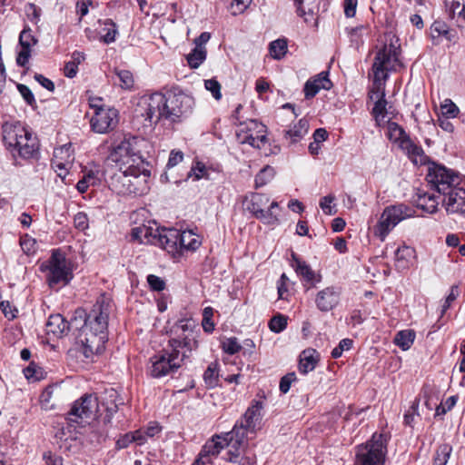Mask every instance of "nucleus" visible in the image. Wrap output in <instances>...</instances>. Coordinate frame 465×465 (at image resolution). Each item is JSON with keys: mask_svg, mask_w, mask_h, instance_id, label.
<instances>
[{"mask_svg": "<svg viewBox=\"0 0 465 465\" xmlns=\"http://www.w3.org/2000/svg\"><path fill=\"white\" fill-rule=\"evenodd\" d=\"M3 137L6 145L17 151L18 155L27 160L29 158V132L19 123L5 124Z\"/></svg>", "mask_w": 465, "mask_h": 465, "instance_id": "4468645a", "label": "nucleus"}, {"mask_svg": "<svg viewBox=\"0 0 465 465\" xmlns=\"http://www.w3.org/2000/svg\"><path fill=\"white\" fill-rule=\"evenodd\" d=\"M206 48L194 47L190 54L186 55V60L191 68H198L206 59Z\"/></svg>", "mask_w": 465, "mask_h": 465, "instance_id": "58836bf2", "label": "nucleus"}, {"mask_svg": "<svg viewBox=\"0 0 465 465\" xmlns=\"http://www.w3.org/2000/svg\"><path fill=\"white\" fill-rule=\"evenodd\" d=\"M29 59V31L24 28L19 35L16 64L25 66Z\"/></svg>", "mask_w": 465, "mask_h": 465, "instance_id": "7c9ffc66", "label": "nucleus"}, {"mask_svg": "<svg viewBox=\"0 0 465 465\" xmlns=\"http://www.w3.org/2000/svg\"><path fill=\"white\" fill-rule=\"evenodd\" d=\"M169 231V229L166 228H153L148 226H138L134 227L132 230V236L134 239L140 240L141 242H143L144 240L146 242L158 245L165 250V245L161 243L162 239L160 235L162 236L163 234V232Z\"/></svg>", "mask_w": 465, "mask_h": 465, "instance_id": "412c9836", "label": "nucleus"}, {"mask_svg": "<svg viewBox=\"0 0 465 465\" xmlns=\"http://www.w3.org/2000/svg\"><path fill=\"white\" fill-rule=\"evenodd\" d=\"M275 171L272 167L267 165L262 168L255 177L256 187H261L269 183L274 176Z\"/></svg>", "mask_w": 465, "mask_h": 465, "instance_id": "79ce46f5", "label": "nucleus"}, {"mask_svg": "<svg viewBox=\"0 0 465 465\" xmlns=\"http://www.w3.org/2000/svg\"><path fill=\"white\" fill-rule=\"evenodd\" d=\"M108 315L109 304L101 298L88 314L82 309L76 310L69 322L61 314L51 315L46 323V333L59 338L71 329L79 330L80 352L85 359H91L104 349Z\"/></svg>", "mask_w": 465, "mask_h": 465, "instance_id": "f257e3e1", "label": "nucleus"}, {"mask_svg": "<svg viewBox=\"0 0 465 465\" xmlns=\"http://www.w3.org/2000/svg\"><path fill=\"white\" fill-rule=\"evenodd\" d=\"M387 137L390 141L395 143H399L400 147L402 146L403 141L409 140L410 137L407 135L404 129L398 124L391 121H387Z\"/></svg>", "mask_w": 465, "mask_h": 465, "instance_id": "72a5a7b5", "label": "nucleus"}, {"mask_svg": "<svg viewBox=\"0 0 465 465\" xmlns=\"http://www.w3.org/2000/svg\"><path fill=\"white\" fill-rule=\"evenodd\" d=\"M203 380L207 386L214 387L218 383V363L212 362L203 373Z\"/></svg>", "mask_w": 465, "mask_h": 465, "instance_id": "a19ab883", "label": "nucleus"}, {"mask_svg": "<svg viewBox=\"0 0 465 465\" xmlns=\"http://www.w3.org/2000/svg\"><path fill=\"white\" fill-rule=\"evenodd\" d=\"M430 35L434 45L446 43L450 45L456 41V32L450 29L443 21H435L430 28Z\"/></svg>", "mask_w": 465, "mask_h": 465, "instance_id": "4be33fe9", "label": "nucleus"}, {"mask_svg": "<svg viewBox=\"0 0 465 465\" xmlns=\"http://www.w3.org/2000/svg\"><path fill=\"white\" fill-rule=\"evenodd\" d=\"M222 348L226 353L232 355L238 352L242 346L238 342L237 338L231 337L222 342Z\"/></svg>", "mask_w": 465, "mask_h": 465, "instance_id": "8fccbe9b", "label": "nucleus"}, {"mask_svg": "<svg viewBox=\"0 0 465 465\" xmlns=\"http://www.w3.org/2000/svg\"><path fill=\"white\" fill-rule=\"evenodd\" d=\"M160 237L163 239L161 243L165 245V250L173 256L183 255L188 251L194 252L202 244L200 236L192 230L181 232L177 229H169Z\"/></svg>", "mask_w": 465, "mask_h": 465, "instance_id": "423d86ee", "label": "nucleus"}, {"mask_svg": "<svg viewBox=\"0 0 465 465\" xmlns=\"http://www.w3.org/2000/svg\"><path fill=\"white\" fill-rule=\"evenodd\" d=\"M459 296V289L457 286H452L449 295L446 297L445 302L442 305L441 309V316L446 312V311L450 307L451 303L457 299Z\"/></svg>", "mask_w": 465, "mask_h": 465, "instance_id": "680f3d73", "label": "nucleus"}, {"mask_svg": "<svg viewBox=\"0 0 465 465\" xmlns=\"http://www.w3.org/2000/svg\"><path fill=\"white\" fill-rule=\"evenodd\" d=\"M352 343L353 341L351 339H342L338 346L331 351V356L334 359L340 358L344 351H349L352 347Z\"/></svg>", "mask_w": 465, "mask_h": 465, "instance_id": "603ef678", "label": "nucleus"}, {"mask_svg": "<svg viewBox=\"0 0 465 465\" xmlns=\"http://www.w3.org/2000/svg\"><path fill=\"white\" fill-rule=\"evenodd\" d=\"M184 358L172 350L162 351L151 358L150 374L153 378H160L176 371Z\"/></svg>", "mask_w": 465, "mask_h": 465, "instance_id": "2eb2a0df", "label": "nucleus"}, {"mask_svg": "<svg viewBox=\"0 0 465 465\" xmlns=\"http://www.w3.org/2000/svg\"><path fill=\"white\" fill-rule=\"evenodd\" d=\"M213 315V309L212 307H206L203 312V322L202 325L206 332H212L214 330V323L212 321Z\"/></svg>", "mask_w": 465, "mask_h": 465, "instance_id": "de8ad7c7", "label": "nucleus"}, {"mask_svg": "<svg viewBox=\"0 0 465 465\" xmlns=\"http://www.w3.org/2000/svg\"><path fill=\"white\" fill-rule=\"evenodd\" d=\"M262 405L260 401H255L251 407L247 409L241 420H243L244 426L250 430L251 432L255 430V427L261 418V410Z\"/></svg>", "mask_w": 465, "mask_h": 465, "instance_id": "cd10ccee", "label": "nucleus"}, {"mask_svg": "<svg viewBox=\"0 0 465 465\" xmlns=\"http://www.w3.org/2000/svg\"><path fill=\"white\" fill-rule=\"evenodd\" d=\"M358 0H344V14L347 17H353L356 14Z\"/></svg>", "mask_w": 465, "mask_h": 465, "instance_id": "69168bd1", "label": "nucleus"}, {"mask_svg": "<svg viewBox=\"0 0 465 465\" xmlns=\"http://www.w3.org/2000/svg\"><path fill=\"white\" fill-rule=\"evenodd\" d=\"M459 107L450 99H446L441 104L442 116L455 118L459 114Z\"/></svg>", "mask_w": 465, "mask_h": 465, "instance_id": "49530a36", "label": "nucleus"}, {"mask_svg": "<svg viewBox=\"0 0 465 465\" xmlns=\"http://www.w3.org/2000/svg\"><path fill=\"white\" fill-rule=\"evenodd\" d=\"M415 164H423L425 156L421 147L416 145L411 139L403 141L401 147Z\"/></svg>", "mask_w": 465, "mask_h": 465, "instance_id": "473e14b6", "label": "nucleus"}, {"mask_svg": "<svg viewBox=\"0 0 465 465\" xmlns=\"http://www.w3.org/2000/svg\"><path fill=\"white\" fill-rule=\"evenodd\" d=\"M99 411L98 398L93 394H85L75 401L68 412V420L71 423H89L95 419Z\"/></svg>", "mask_w": 465, "mask_h": 465, "instance_id": "f8f14e48", "label": "nucleus"}, {"mask_svg": "<svg viewBox=\"0 0 465 465\" xmlns=\"http://www.w3.org/2000/svg\"><path fill=\"white\" fill-rule=\"evenodd\" d=\"M204 86L206 90L212 93L214 99L220 100L222 98L221 84L217 80L213 78L205 80Z\"/></svg>", "mask_w": 465, "mask_h": 465, "instance_id": "3c124183", "label": "nucleus"}, {"mask_svg": "<svg viewBox=\"0 0 465 465\" xmlns=\"http://www.w3.org/2000/svg\"><path fill=\"white\" fill-rule=\"evenodd\" d=\"M451 447L448 444L440 446L434 457L433 465H446L451 453Z\"/></svg>", "mask_w": 465, "mask_h": 465, "instance_id": "37998d69", "label": "nucleus"}, {"mask_svg": "<svg viewBox=\"0 0 465 465\" xmlns=\"http://www.w3.org/2000/svg\"><path fill=\"white\" fill-rule=\"evenodd\" d=\"M145 143L141 137L124 135L113 146L109 160L117 165L120 173L112 177V185L118 193L142 195L148 192L151 170L141 154Z\"/></svg>", "mask_w": 465, "mask_h": 465, "instance_id": "f03ea898", "label": "nucleus"}, {"mask_svg": "<svg viewBox=\"0 0 465 465\" xmlns=\"http://www.w3.org/2000/svg\"><path fill=\"white\" fill-rule=\"evenodd\" d=\"M101 401L102 406L104 407L106 411L104 421V423H108L111 421L113 415L117 412L118 406L124 404V401L113 388L105 390L104 395L101 397Z\"/></svg>", "mask_w": 465, "mask_h": 465, "instance_id": "393cba45", "label": "nucleus"}, {"mask_svg": "<svg viewBox=\"0 0 465 465\" xmlns=\"http://www.w3.org/2000/svg\"><path fill=\"white\" fill-rule=\"evenodd\" d=\"M287 326V318L282 314L272 317L269 322V328L272 331L279 333Z\"/></svg>", "mask_w": 465, "mask_h": 465, "instance_id": "a18cd8bd", "label": "nucleus"}, {"mask_svg": "<svg viewBox=\"0 0 465 465\" xmlns=\"http://www.w3.org/2000/svg\"><path fill=\"white\" fill-rule=\"evenodd\" d=\"M427 181L443 198L460 183L458 173L443 165L433 163L429 167Z\"/></svg>", "mask_w": 465, "mask_h": 465, "instance_id": "1a4fd4ad", "label": "nucleus"}, {"mask_svg": "<svg viewBox=\"0 0 465 465\" xmlns=\"http://www.w3.org/2000/svg\"><path fill=\"white\" fill-rule=\"evenodd\" d=\"M442 204L448 213L465 216V189L459 185L442 198Z\"/></svg>", "mask_w": 465, "mask_h": 465, "instance_id": "aec40b11", "label": "nucleus"}, {"mask_svg": "<svg viewBox=\"0 0 465 465\" xmlns=\"http://www.w3.org/2000/svg\"><path fill=\"white\" fill-rule=\"evenodd\" d=\"M34 78L41 86L45 88L47 91L51 93L54 91V84L50 79L46 78L45 76L40 74H35Z\"/></svg>", "mask_w": 465, "mask_h": 465, "instance_id": "0e129e2a", "label": "nucleus"}, {"mask_svg": "<svg viewBox=\"0 0 465 465\" xmlns=\"http://www.w3.org/2000/svg\"><path fill=\"white\" fill-rule=\"evenodd\" d=\"M416 203L423 211L433 213L438 210L439 196L430 193H419Z\"/></svg>", "mask_w": 465, "mask_h": 465, "instance_id": "2f4dec72", "label": "nucleus"}, {"mask_svg": "<svg viewBox=\"0 0 465 465\" xmlns=\"http://www.w3.org/2000/svg\"><path fill=\"white\" fill-rule=\"evenodd\" d=\"M102 24L104 27L100 33L101 40L105 44L114 43L118 34L116 24L111 19H106Z\"/></svg>", "mask_w": 465, "mask_h": 465, "instance_id": "e433bc0d", "label": "nucleus"}, {"mask_svg": "<svg viewBox=\"0 0 465 465\" xmlns=\"http://www.w3.org/2000/svg\"><path fill=\"white\" fill-rule=\"evenodd\" d=\"M118 122V111L113 107H107L94 113L90 120V125L92 131L104 134L113 131L117 126Z\"/></svg>", "mask_w": 465, "mask_h": 465, "instance_id": "dca6fc26", "label": "nucleus"}, {"mask_svg": "<svg viewBox=\"0 0 465 465\" xmlns=\"http://www.w3.org/2000/svg\"><path fill=\"white\" fill-rule=\"evenodd\" d=\"M309 123L305 119H301L293 126L285 131L284 137L291 143H294L302 140L308 133Z\"/></svg>", "mask_w": 465, "mask_h": 465, "instance_id": "c85d7f7f", "label": "nucleus"}, {"mask_svg": "<svg viewBox=\"0 0 465 465\" xmlns=\"http://www.w3.org/2000/svg\"><path fill=\"white\" fill-rule=\"evenodd\" d=\"M246 209L257 219L265 224H276L279 222L278 216L274 214L273 209L278 207L277 202L270 203V197L263 193H254L244 201Z\"/></svg>", "mask_w": 465, "mask_h": 465, "instance_id": "9d476101", "label": "nucleus"}, {"mask_svg": "<svg viewBox=\"0 0 465 465\" xmlns=\"http://www.w3.org/2000/svg\"><path fill=\"white\" fill-rule=\"evenodd\" d=\"M140 105L143 110L142 116L151 125L162 120L175 123L192 114L194 99L183 92L169 91L166 94L154 93L144 98Z\"/></svg>", "mask_w": 465, "mask_h": 465, "instance_id": "20e7f679", "label": "nucleus"}, {"mask_svg": "<svg viewBox=\"0 0 465 465\" xmlns=\"http://www.w3.org/2000/svg\"><path fill=\"white\" fill-rule=\"evenodd\" d=\"M100 178L98 177V171L89 170L84 173L82 179L76 183V189L79 193H84L87 191L89 186L98 184Z\"/></svg>", "mask_w": 465, "mask_h": 465, "instance_id": "c9c22d12", "label": "nucleus"}, {"mask_svg": "<svg viewBox=\"0 0 465 465\" xmlns=\"http://www.w3.org/2000/svg\"><path fill=\"white\" fill-rule=\"evenodd\" d=\"M396 44L397 41L394 43L392 39L389 44H384L377 52L372 64L373 81L369 91V99L374 102L371 115L379 127L383 126L388 121L386 120L388 102L385 98V83L389 77L388 73L395 71L400 64V51Z\"/></svg>", "mask_w": 465, "mask_h": 465, "instance_id": "7ed1b4c3", "label": "nucleus"}, {"mask_svg": "<svg viewBox=\"0 0 465 465\" xmlns=\"http://www.w3.org/2000/svg\"><path fill=\"white\" fill-rule=\"evenodd\" d=\"M446 10L450 18L465 23V4L460 0H445Z\"/></svg>", "mask_w": 465, "mask_h": 465, "instance_id": "f704fd0d", "label": "nucleus"}, {"mask_svg": "<svg viewBox=\"0 0 465 465\" xmlns=\"http://www.w3.org/2000/svg\"><path fill=\"white\" fill-rule=\"evenodd\" d=\"M292 266L297 274L310 284L308 288L315 287L317 283L322 282V275L316 273L309 264L297 258L295 254H292Z\"/></svg>", "mask_w": 465, "mask_h": 465, "instance_id": "b1692460", "label": "nucleus"}, {"mask_svg": "<svg viewBox=\"0 0 465 465\" xmlns=\"http://www.w3.org/2000/svg\"><path fill=\"white\" fill-rule=\"evenodd\" d=\"M74 227L80 231L84 232L87 230L89 228V220L87 214L83 212L77 213L74 217Z\"/></svg>", "mask_w": 465, "mask_h": 465, "instance_id": "864d4df0", "label": "nucleus"}, {"mask_svg": "<svg viewBox=\"0 0 465 465\" xmlns=\"http://www.w3.org/2000/svg\"><path fill=\"white\" fill-rule=\"evenodd\" d=\"M225 447L227 445L223 436L215 435L203 445L197 460H202L206 464L212 463V457L218 456Z\"/></svg>", "mask_w": 465, "mask_h": 465, "instance_id": "5701e85b", "label": "nucleus"}, {"mask_svg": "<svg viewBox=\"0 0 465 465\" xmlns=\"http://www.w3.org/2000/svg\"><path fill=\"white\" fill-rule=\"evenodd\" d=\"M248 432H251L250 430L244 426L243 420H240L236 422L232 431L226 432L223 435L227 447L235 448V452L231 451V458L228 459V461H238V458L241 454Z\"/></svg>", "mask_w": 465, "mask_h": 465, "instance_id": "a211bd4d", "label": "nucleus"}, {"mask_svg": "<svg viewBox=\"0 0 465 465\" xmlns=\"http://www.w3.org/2000/svg\"><path fill=\"white\" fill-rule=\"evenodd\" d=\"M134 436L132 432L125 433L124 435L121 436L117 441H116V447L117 449H125L127 448L131 443L134 442Z\"/></svg>", "mask_w": 465, "mask_h": 465, "instance_id": "774afa93", "label": "nucleus"}, {"mask_svg": "<svg viewBox=\"0 0 465 465\" xmlns=\"http://www.w3.org/2000/svg\"><path fill=\"white\" fill-rule=\"evenodd\" d=\"M47 281L51 288H60L66 285L72 279V270L69 262L64 254L54 251L49 261Z\"/></svg>", "mask_w": 465, "mask_h": 465, "instance_id": "ddd939ff", "label": "nucleus"}, {"mask_svg": "<svg viewBox=\"0 0 465 465\" xmlns=\"http://www.w3.org/2000/svg\"><path fill=\"white\" fill-rule=\"evenodd\" d=\"M414 215L415 210L409 205L399 203L387 206L374 227V235L383 242L396 225Z\"/></svg>", "mask_w": 465, "mask_h": 465, "instance_id": "0eeeda50", "label": "nucleus"}, {"mask_svg": "<svg viewBox=\"0 0 465 465\" xmlns=\"http://www.w3.org/2000/svg\"><path fill=\"white\" fill-rule=\"evenodd\" d=\"M341 294V289L337 286H327L318 291L314 296L316 308L322 312L332 311L339 305Z\"/></svg>", "mask_w": 465, "mask_h": 465, "instance_id": "6ab92c4d", "label": "nucleus"}, {"mask_svg": "<svg viewBox=\"0 0 465 465\" xmlns=\"http://www.w3.org/2000/svg\"><path fill=\"white\" fill-rule=\"evenodd\" d=\"M293 2L297 7L298 15L303 17L305 22L313 19L320 0H293Z\"/></svg>", "mask_w": 465, "mask_h": 465, "instance_id": "a878e982", "label": "nucleus"}, {"mask_svg": "<svg viewBox=\"0 0 465 465\" xmlns=\"http://www.w3.org/2000/svg\"><path fill=\"white\" fill-rule=\"evenodd\" d=\"M415 331L412 330H403L399 331L394 337V343L403 351H407L413 344Z\"/></svg>", "mask_w": 465, "mask_h": 465, "instance_id": "4c0bfd02", "label": "nucleus"}, {"mask_svg": "<svg viewBox=\"0 0 465 465\" xmlns=\"http://www.w3.org/2000/svg\"><path fill=\"white\" fill-rule=\"evenodd\" d=\"M192 319L179 320L171 329L172 337L169 345L173 351L179 352L183 358L188 357L198 347V331Z\"/></svg>", "mask_w": 465, "mask_h": 465, "instance_id": "39448f33", "label": "nucleus"}, {"mask_svg": "<svg viewBox=\"0 0 465 465\" xmlns=\"http://www.w3.org/2000/svg\"><path fill=\"white\" fill-rule=\"evenodd\" d=\"M115 74L119 79L120 85L124 89H131L134 85L133 74L128 70H115Z\"/></svg>", "mask_w": 465, "mask_h": 465, "instance_id": "c03bdc74", "label": "nucleus"}, {"mask_svg": "<svg viewBox=\"0 0 465 465\" xmlns=\"http://www.w3.org/2000/svg\"><path fill=\"white\" fill-rule=\"evenodd\" d=\"M418 409H419V401L416 399L412 402L410 410L404 414V423L406 425L412 426V422L414 420V416L419 415Z\"/></svg>", "mask_w": 465, "mask_h": 465, "instance_id": "052dcab7", "label": "nucleus"}, {"mask_svg": "<svg viewBox=\"0 0 465 465\" xmlns=\"http://www.w3.org/2000/svg\"><path fill=\"white\" fill-rule=\"evenodd\" d=\"M270 54L274 59L282 58L287 50V42L284 39H277L270 44Z\"/></svg>", "mask_w": 465, "mask_h": 465, "instance_id": "ea45409f", "label": "nucleus"}, {"mask_svg": "<svg viewBox=\"0 0 465 465\" xmlns=\"http://www.w3.org/2000/svg\"><path fill=\"white\" fill-rule=\"evenodd\" d=\"M74 161L72 144L65 143L54 149L51 165L57 175L64 180L73 166Z\"/></svg>", "mask_w": 465, "mask_h": 465, "instance_id": "f3484780", "label": "nucleus"}, {"mask_svg": "<svg viewBox=\"0 0 465 465\" xmlns=\"http://www.w3.org/2000/svg\"><path fill=\"white\" fill-rule=\"evenodd\" d=\"M334 199L335 197L332 195H326L321 199L320 206L324 213L331 215L336 213L334 207L331 206V203L334 201Z\"/></svg>", "mask_w": 465, "mask_h": 465, "instance_id": "13d9d810", "label": "nucleus"}, {"mask_svg": "<svg viewBox=\"0 0 465 465\" xmlns=\"http://www.w3.org/2000/svg\"><path fill=\"white\" fill-rule=\"evenodd\" d=\"M296 381V375L294 372H289L284 375L280 381V391L282 393H287L290 391L291 385Z\"/></svg>", "mask_w": 465, "mask_h": 465, "instance_id": "6e6d98bb", "label": "nucleus"}, {"mask_svg": "<svg viewBox=\"0 0 465 465\" xmlns=\"http://www.w3.org/2000/svg\"><path fill=\"white\" fill-rule=\"evenodd\" d=\"M318 356L315 350H304L300 355L299 371L303 374L313 371L318 361Z\"/></svg>", "mask_w": 465, "mask_h": 465, "instance_id": "c756f323", "label": "nucleus"}, {"mask_svg": "<svg viewBox=\"0 0 465 465\" xmlns=\"http://www.w3.org/2000/svg\"><path fill=\"white\" fill-rule=\"evenodd\" d=\"M183 159V153L181 151L173 150L170 153L169 160L167 163L168 168H173L181 163Z\"/></svg>", "mask_w": 465, "mask_h": 465, "instance_id": "338daca9", "label": "nucleus"}, {"mask_svg": "<svg viewBox=\"0 0 465 465\" xmlns=\"http://www.w3.org/2000/svg\"><path fill=\"white\" fill-rule=\"evenodd\" d=\"M386 455V436L374 433L365 444L357 447L355 465H385Z\"/></svg>", "mask_w": 465, "mask_h": 465, "instance_id": "6e6552de", "label": "nucleus"}, {"mask_svg": "<svg viewBox=\"0 0 465 465\" xmlns=\"http://www.w3.org/2000/svg\"><path fill=\"white\" fill-rule=\"evenodd\" d=\"M266 126L257 120L250 119L240 123L236 129V139L242 144L262 149L268 143Z\"/></svg>", "mask_w": 465, "mask_h": 465, "instance_id": "9b49d317", "label": "nucleus"}, {"mask_svg": "<svg viewBox=\"0 0 465 465\" xmlns=\"http://www.w3.org/2000/svg\"><path fill=\"white\" fill-rule=\"evenodd\" d=\"M319 91V87L316 85L314 79H310L305 83L304 94L307 99L314 97Z\"/></svg>", "mask_w": 465, "mask_h": 465, "instance_id": "e2e57ef3", "label": "nucleus"}, {"mask_svg": "<svg viewBox=\"0 0 465 465\" xmlns=\"http://www.w3.org/2000/svg\"><path fill=\"white\" fill-rule=\"evenodd\" d=\"M47 371L38 364L31 361V381H40L45 379Z\"/></svg>", "mask_w": 465, "mask_h": 465, "instance_id": "5fc2aeb1", "label": "nucleus"}, {"mask_svg": "<svg viewBox=\"0 0 465 465\" xmlns=\"http://www.w3.org/2000/svg\"><path fill=\"white\" fill-rule=\"evenodd\" d=\"M208 171L205 165L202 163H196L194 166H193L190 172L187 174V178H193V180H200L202 178L207 177Z\"/></svg>", "mask_w": 465, "mask_h": 465, "instance_id": "09e8293b", "label": "nucleus"}, {"mask_svg": "<svg viewBox=\"0 0 465 465\" xmlns=\"http://www.w3.org/2000/svg\"><path fill=\"white\" fill-rule=\"evenodd\" d=\"M314 81L316 82V85L319 87V90H330L332 86V84L328 77L327 72H322L321 74H319L314 78Z\"/></svg>", "mask_w": 465, "mask_h": 465, "instance_id": "4d7b16f0", "label": "nucleus"}, {"mask_svg": "<svg viewBox=\"0 0 465 465\" xmlns=\"http://www.w3.org/2000/svg\"><path fill=\"white\" fill-rule=\"evenodd\" d=\"M147 282L153 291L160 292L165 288V282L163 280L154 274H149L147 276Z\"/></svg>", "mask_w": 465, "mask_h": 465, "instance_id": "bf43d9fd", "label": "nucleus"}, {"mask_svg": "<svg viewBox=\"0 0 465 465\" xmlns=\"http://www.w3.org/2000/svg\"><path fill=\"white\" fill-rule=\"evenodd\" d=\"M415 257V250L410 246L402 245L395 252V266L398 270L407 269Z\"/></svg>", "mask_w": 465, "mask_h": 465, "instance_id": "bb28decb", "label": "nucleus"}]
</instances>
